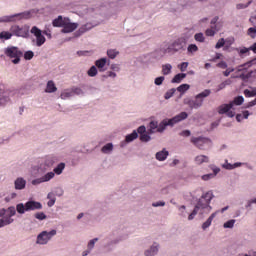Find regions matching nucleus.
<instances>
[{
    "mask_svg": "<svg viewBox=\"0 0 256 256\" xmlns=\"http://www.w3.org/2000/svg\"><path fill=\"white\" fill-rule=\"evenodd\" d=\"M212 199H213V192L208 191L205 194H203L201 198L198 200L192 213L188 216V220L193 221L197 213H200L201 215H203V213H211V210L213 209L210 205Z\"/></svg>",
    "mask_w": 256,
    "mask_h": 256,
    "instance_id": "nucleus-1",
    "label": "nucleus"
},
{
    "mask_svg": "<svg viewBox=\"0 0 256 256\" xmlns=\"http://www.w3.org/2000/svg\"><path fill=\"white\" fill-rule=\"evenodd\" d=\"M253 65V61L246 62L242 65H239L236 68L233 79H241L242 81H247V79H251V77H256V70L247 72V69Z\"/></svg>",
    "mask_w": 256,
    "mask_h": 256,
    "instance_id": "nucleus-2",
    "label": "nucleus"
},
{
    "mask_svg": "<svg viewBox=\"0 0 256 256\" xmlns=\"http://www.w3.org/2000/svg\"><path fill=\"white\" fill-rule=\"evenodd\" d=\"M189 115L187 112H181L180 114L174 116L172 119H164L160 124H158L157 133H163L166 129V127H173L176 123H179L181 121H185Z\"/></svg>",
    "mask_w": 256,
    "mask_h": 256,
    "instance_id": "nucleus-3",
    "label": "nucleus"
},
{
    "mask_svg": "<svg viewBox=\"0 0 256 256\" xmlns=\"http://www.w3.org/2000/svg\"><path fill=\"white\" fill-rule=\"evenodd\" d=\"M187 50V38L180 37L174 40L167 48L168 53H183Z\"/></svg>",
    "mask_w": 256,
    "mask_h": 256,
    "instance_id": "nucleus-4",
    "label": "nucleus"
},
{
    "mask_svg": "<svg viewBox=\"0 0 256 256\" xmlns=\"http://www.w3.org/2000/svg\"><path fill=\"white\" fill-rule=\"evenodd\" d=\"M211 95V90L206 89L203 92L199 93L195 96V100H189L187 105L190 109H199V107H203V100Z\"/></svg>",
    "mask_w": 256,
    "mask_h": 256,
    "instance_id": "nucleus-5",
    "label": "nucleus"
},
{
    "mask_svg": "<svg viewBox=\"0 0 256 256\" xmlns=\"http://www.w3.org/2000/svg\"><path fill=\"white\" fill-rule=\"evenodd\" d=\"M37 209H43V205H41L40 202H35V201H28L25 203H19L16 205V211L20 215H23L25 211H35Z\"/></svg>",
    "mask_w": 256,
    "mask_h": 256,
    "instance_id": "nucleus-6",
    "label": "nucleus"
},
{
    "mask_svg": "<svg viewBox=\"0 0 256 256\" xmlns=\"http://www.w3.org/2000/svg\"><path fill=\"white\" fill-rule=\"evenodd\" d=\"M4 53H5L6 57L13 59L12 63H14V65H17L18 63H20L21 57H23V52L14 46L7 47L4 50Z\"/></svg>",
    "mask_w": 256,
    "mask_h": 256,
    "instance_id": "nucleus-7",
    "label": "nucleus"
},
{
    "mask_svg": "<svg viewBox=\"0 0 256 256\" xmlns=\"http://www.w3.org/2000/svg\"><path fill=\"white\" fill-rule=\"evenodd\" d=\"M10 31L12 32V35H15V37H29V26H19V25H12L10 28Z\"/></svg>",
    "mask_w": 256,
    "mask_h": 256,
    "instance_id": "nucleus-8",
    "label": "nucleus"
},
{
    "mask_svg": "<svg viewBox=\"0 0 256 256\" xmlns=\"http://www.w3.org/2000/svg\"><path fill=\"white\" fill-rule=\"evenodd\" d=\"M55 235H57V230H51L50 232L43 231L38 235L37 243H39V245H47Z\"/></svg>",
    "mask_w": 256,
    "mask_h": 256,
    "instance_id": "nucleus-9",
    "label": "nucleus"
},
{
    "mask_svg": "<svg viewBox=\"0 0 256 256\" xmlns=\"http://www.w3.org/2000/svg\"><path fill=\"white\" fill-rule=\"evenodd\" d=\"M219 115H227V117L233 118L235 116V108L233 104H222L217 108Z\"/></svg>",
    "mask_w": 256,
    "mask_h": 256,
    "instance_id": "nucleus-10",
    "label": "nucleus"
},
{
    "mask_svg": "<svg viewBox=\"0 0 256 256\" xmlns=\"http://www.w3.org/2000/svg\"><path fill=\"white\" fill-rule=\"evenodd\" d=\"M191 143H193L195 147H198V149H205V147H209L211 145V140L203 137H192Z\"/></svg>",
    "mask_w": 256,
    "mask_h": 256,
    "instance_id": "nucleus-11",
    "label": "nucleus"
},
{
    "mask_svg": "<svg viewBox=\"0 0 256 256\" xmlns=\"http://www.w3.org/2000/svg\"><path fill=\"white\" fill-rule=\"evenodd\" d=\"M79 27L78 23L71 22V19L64 17L61 33H73Z\"/></svg>",
    "mask_w": 256,
    "mask_h": 256,
    "instance_id": "nucleus-12",
    "label": "nucleus"
},
{
    "mask_svg": "<svg viewBox=\"0 0 256 256\" xmlns=\"http://www.w3.org/2000/svg\"><path fill=\"white\" fill-rule=\"evenodd\" d=\"M30 33L36 37V45L37 47H41L45 44V36H43L41 29H38L37 26L32 27Z\"/></svg>",
    "mask_w": 256,
    "mask_h": 256,
    "instance_id": "nucleus-13",
    "label": "nucleus"
},
{
    "mask_svg": "<svg viewBox=\"0 0 256 256\" xmlns=\"http://www.w3.org/2000/svg\"><path fill=\"white\" fill-rule=\"evenodd\" d=\"M27 17H29V14H27V13H18V14H14V15H10V16H5L0 21H2L4 23H11L13 21L27 19Z\"/></svg>",
    "mask_w": 256,
    "mask_h": 256,
    "instance_id": "nucleus-14",
    "label": "nucleus"
},
{
    "mask_svg": "<svg viewBox=\"0 0 256 256\" xmlns=\"http://www.w3.org/2000/svg\"><path fill=\"white\" fill-rule=\"evenodd\" d=\"M106 65H107V58H101L95 61V66L99 69L100 72L105 71Z\"/></svg>",
    "mask_w": 256,
    "mask_h": 256,
    "instance_id": "nucleus-15",
    "label": "nucleus"
},
{
    "mask_svg": "<svg viewBox=\"0 0 256 256\" xmlns=\"http://www.w3.org/2000/svg\"><path fill=\"white\" fill-rule=\"evenodd\" d=\"M212 170L213 173L205 174L202 176L203 181H209V179H213V177H216L219 171H221V169L218 167H214Z\"/></svg>",
    "mask_w": 256,
    "mask_h": 256,
    "instance_id": "nucleus-16",
    "label": "nucleus"
},
{
    "mask_svg": "<svg viewBox=\"0 0 256 256\" xmlns=\"http://www.w3.org/2000/svg\"><path fill=\"white\" fill-rule=\"evenodd\" d=\"M25 185H27V182L23 178H17L15 181V189L21 190L25 189Z\"/></svg>",
    "mask_w": 256,
    "mask_h": 256,
    "instance_id": "nucleus-17",
    "label": "nucleus"
},
{
    "mask_svg": "<svg viewBox=\"0 0 256 256\" xmlns=\"http://www.w3.org/2000/svg\"><path fill=\"white\" fill-rule=\"evenodd\" d=\"M196 165H202V163H209V157L206 155H199L195 157Z\"/></svg>",
    "mask_w": 256,
    "mask_h": 256,
    "instance_id": "nucleus-18",
    "label": "nucleus"
},
{
    "mask_svg": "<svg viewBox=\"0 0 256 256\" xmlns=\"http://www.w3.org/2000/svg\"><path fill=\"white\" fill-rule=\"evenodd\" d=\"M217 216V212H214L210 215V217L202 224V229H208V227H211V223H213L214 217Z\"/></svg>",
    "mask_w": 256,
    "mask_h": 256,
    "instance_id": "nucleus-19",
    "label": "nucleus"
},
{
    "mask_svg": "<svg viewBox=\"0 0 256 256\" xmlns=\"http://www.w3.org/2000/svg\"><path fill=\"white\" fill-rule=\"evenodd\" d=\"M45 91L46 93H55V91H57V86H55L53 80L48 81Z\"/></svg>",
    "mask_w": 256,
    "mask_h": 256,
    "instance_id": "nucleus-20",
    "label": "nucleus"
},
{
    "mask_svg": "<svg viewBox=\"0 0 256 256\" xmlns=\"http://www.w3.org/2000/svg\"><path fill=\"white\" fill-rule=\"evenodd\" d=\"M167 157H169L168 151L162 150V151L156 153V159L158 161H165V159H167Z\"/></svg>",
    "mask_w": 256,
    "mask_h": 256,
    "instance_id": "nucleus-21",
    "label": "nucleus"
},
{
    "mask_svg": "<svg viewBox=\"0 0 256 256\" xmlns=\"http://www.w3.org/2000/svg\"><path fill=\"white\" fill-rule=\"evenodd\" d=\"M244 101L245 98H243V96H237L233 101L230 102V105H232V107L235 109V105H243Z\"/></svg>",
    "mask_w": 256,
    "mask_h": 256,
    "instance_id": "nucleus-22",
    "label": "nucleus"
},
{
    "mask_svg": "<svg viewBox=\"0 0 256 256\" xmlns=\"http://www.w3.org/2000/svg\"><path fill=\"white\" fill-rule=\"evenodd\" d=\"M64 22L65 18H63V16H58L56 19L53 20L52 25L53 27H63Z\"/></svg>",
    "mask_w": 256,
    "mask_h": 256,
    "instance_id": "nucleus-23",
    "label": "nucleus"
},
{
    "mask_svg": "<svg viewBox=\"0 0 256 256\" xmlns=\"http://www.w3.org/2000/svg\"><path fill=\"white\" fill-rule=\"evenodd\" d=\"M159 251L158 245L154 244L149 250L145 251L146 256H153L157 255V252Z\"/></svg>",
    "mask_w": 256,
    "mask_h": 256,
    "instance_id": "nucleus-24",
    "label": "nucleus"
},
{
    "mask_svg": "<svg viewBox=\"0 0 256 256\" xmlns=\"http://www.w3.org/2000/svg\"><path fill=\"white\" fill-rule=\"evenodd\" d=\"M189 84H181L178 88H177V91L180 93L179 95V99H181V97H183V94L186 92V91H189Z\"/></svg>",
    "mask_w": 256,
    "mask_h": 256,
    "instance_id": "nucleus-25",
    "label": "nucleus"
},
{
    "mask_svg": "<svg viewBox=\"0 0 256 256\" xmlns=\"http://www.w3.org/2000/svg\"><path fill=\"white\" fill-rule=\"evenodd\" d=\"M185 77H187V74H185V73L176 74L174 76V78L172 79L171 83H181V81H183V79H185Z\"/></svg>",
    "mask_w": 256,
    "mask_h": 256,
    "instance_id": "nucleus-26",
    "label": "nucleus"
},
{
    "mask_svg": "<svg viewBox=\"0 0 256 256\" xmlns=\"http://www.w3.org/2000/svg\"><path fill=\"white\" fill-rule=\"evenodd\" d=\"M159 127V123L157 121H151L149 124L148 133H157V129Z\"/></svg>",
    "mask_w": 256,
    "mask_h": 256,
    "instance_id": "nucleus-27",
    "label": "nucleus"
},
{
    "mask_svg": "<svg viewBox=\"0 0 256 256\" xmlns=\"http://www.w3.org/2000/svg\"><path fill=\"white\" fill-rule=\"evenodd\" d=\"M137 137H139V134L137 133L136 130H134L131 134L126 136V143H131V141H135V139H137Z\"/></svg>",
    "mask_w": 256,
    "mask_h": 256,
    "instance_id": "nucleus-28",
    "label": "nucleus"
},
{
    "mask_svg": "<svg viewBox=\"0 0 256 256\" xmlns=\"http://www.w3.org/2000/svg\"><path fill=\"white\" fill-rule=\"evenodd\" d=\"M13 223V219L10 217H4L0 219V228L5 227V225H11Z\"/></svg>",
    "mask_w": 256,
    "mask_h": 256,
    "instance_id": "nucleus-29",
    "label": "nucleus"
},
{
    "mask_svg": "<svg viewBox=\"0 0 256 256\" xmlns=\"http://www.w3.org/2000/svg\"><path fill=\"white\" fill-rule=\"evenodd\" d=\"M171 69H173V66H171V64L162 65V74L163 75H170Z\"/></svg>",
    "mask_w": 256,
    "mask_h": 256,
    "instance_id": "nucleus-30",
    "label": "nucleus"
},
{
    "mask_svg": "<svg viewBox=\"0 0 256 256\" xmlns=\"http://www.w3.org/2000/svg\"><path fill=\"white\" fill-rule=\"evenodd\" d=\"M187 51H188V54L193 55V53H197L199 51V47H197V45L195 44H190L187 47Z\"/></svg>",
    "mask_w": 256,
    "mask_h": 256,
    "instance_id": "nucleus-31",
    "label": "nucleus"
},
{
    "mask_svg": "<svg viewBox=\"0 0 256 256\" xmlns=\"http://www.w3.org/2000/svg\"><path fill=\"white\" fill-rule=\"evenodd\" d=\"M11 37H13V32L3 31L0 33V39H5L7 41L11 39Z\"/></svg>",
    "mask_w": 256,
    "mask_h": 256,
    "instance_id": "nucleus-32",
    "label": "nucleus"
},
{
    "mask_svg": "<svg viewBox=\"0 0 256 256\" xmlns=\"http://www.w3.org/2000/svg\"><path fill=\"white\" fill-rule=\"evenodd\" d=\"M55 177V172H48L46 175L42 176V181L47 183V181H51Z\"/></svg>",
    "mask_w": 256,
    "mask_h": 256,
    "instance_id": "nucleus-33",
    "label": "nucleus"
},
{
    "mask_svg": "<svg viewBox=\"0 0 256 256\" xmlns=\"http://www.w3.org/2000/svg\"><path fill=\"white\" fill-rule=\"evenodd\" d=\"M63 169H65V163H60L56 168H54V173H56V175H61V173H63Z\"/></svg>",
    "mask_w": 256,
    "mask_h": 256,
    "instance_id": "nucleus-34",
    "label": "nucleus"
},
{
    "mask_svg": "<svg viewBox=\"0 0 256 256\" xmlns=\"http://www.w3.org/2000/svg\"><path fill=\"white\" fill-rule=\"evenodd\" d=\"M107 55H108L109 59H115V57H117V55H119V51H117L116 49H110L107 51Z\"/></svg>",
    "mask_w": 256,
    "mask_h": 256,
    "instance_id": "nucleus-35",
    "label": "nucleus"
},
{
    "mask_svg": "<svg viewBox=\"0 0 256 256\" xmlns=\"http://www.w3.org/2000/svg\"><path fill=\"white\" fill-rule=\"evenodd\" d=\"M110 151H113L112 143H108L102 147V153H109Z\"/></svg>",
    "mask_w": 256,
    "mask_h": 256,
    "instance_id": "nucleus-36",
    "label": "nucleus"
},
{
    "mask_svg": "<svg viewBox=\"0 0 256 256\" xmlns=\"http://www.w3.org/2000/svg\"><path fill=\"white\" fill-rule=\"evenodd\" d=\"M61 99H69V97H73V91L66 90L61 93Z\"/></svg>",
    "mask_w": 256,
    "mask_h": 256,
    "instance_id": "nucleus-37",
    "label": "nucleus"
},
{
    "mask_svg": "<svg viewBox=\"0 0 256 256\" xmlns=\"http://www.w3.org/2000/svg\"><path fill=\"white\" fill-rule=\"evenodd\" d=\"M245 97H255L256 96V88L253 90L246 89L244 90Z\"/></svg>",
    "mask_w": 256,
    "mask_h": 256,
    "instance_id": "nucleus-38",
    "label": "nucleus"
},
{
    "mask_svg": "<svg viewBox=\"0 0 256 256\" xmlns=\"http://www.w3.org/2000/svg\"><path fill=\"white\" fill-rule=\"evenodd\" d=\"M175 91H177V89L175 88H172L170 90H168L165 95H164V98L165 99H171L173 95H175Z\"/></svg>",
    "mask_w": 256,
    "mask_h": 256,
    "instance_id": "nucleus-39",
    "label": "nucleus"
},
{
    "mask_svg": "<svg viewBox=\"0 0 256 256\" xmlns=\"http://www.w3.org/2000/svg\"><path fill=\"white\" fill-rule=\"evenodd\" d=\"M140 141H142V143H147L148 141H151V136H149L147 133H144L140 135Z\"/></svg>",
    "mask_w": 256,
    "mask_h": 256,
    "instance_id": "nucleus-40",
    "label": "nucleus"
},
{
    "mask_svg": "<svg viewBox=\"0 0 256 256\" xmlns=\"http://www.w3.org/2000/svg\"><path fill=\"white\" fill-rule=\"evenodd\" d=\"M35 57V54L33 53V51H27L24 53V59L26 61H31V59Z\"/></svg>",
    "mask_w": 256,
    "mask_h": 256,
    "instance_id": "nucleus-41",
    "label": "nucleus"
},
{
    "mask_svg": "<svg viewBox=\"0 0 256 256\" xmlns=\"http://www.w3.org/2000/svg\"><path fill=\"white\" fill-rule=\"evenodd\" d=\"M194 39L199 43H203L205 41V36H203V33H197L195 34Z\"/></svg>",
    "mask_w": 256,
    "mask_h": 256,
    "instance_id": "nucleus-42",
    "label": "nucleus"
},
{
    "mask_svg": "<svg viewBox=\"0 0 256 256\" xmlns=\"http://www.w3.org/2000/svg\"><path fill=\"white\" fill-rule=\"evenodd\" d=\"M235 225V220H229L226 223H224V229H233Z\"/></svg>",
    "mask_w": 256,
    "mask_h": 256,
    "instance_id": "nucleus-43",
    "label": "nucleus"
},
{
    "mask_svg": "<svg viewBox=\"0 0 256 256\" xmlns=\"http://www.w3.org/2000/svg\"><path fill=\"white\" fill-rule=\"evenodd\" d=\"M189 67V62H182L181 64L178 65V68L180 71L185 72L187 71V68Z\"/></svg>",
    "mask_w": 256,
    "mask_h": 256,
    "instance_id": "nucleus-44",
    "label": "nucleus"
},
{
    "mask_svg": "<svg viewBox=\"0 0 256 256\" xmlns=\"http://www.w3.org/2000/svg\"><path fill=\"white\" fill-rule=\"evenodd\" d=\"M247 35H249V37H251L252 39H255L256 37V28H249L247 31Z\"/></svg>",
    "mask_w": 256,
    "mask_h": 256,
    "instance_id": "nucleus-45",
    "label": "nucleus"
},
{
    "mask_svg": "<svg viewBox=\"0 0 256 256\" xmlns=\"http://www.w3.org/2000/svg\"><path fill=\"white\" fill-rule=\"evenodd\" d=\"M88 75L89 77H95L97 75V67L92 66L89 70H88Z\"/></svg>",
    "mask_w": 256,
    "mask_h": 256,
    "instance_id": "nucleus-46",
    "label": "nucleus"
},
{
    "mask_svg": "<svg viewBox=\"0 0 256 256\" xmlns=\"http://www.w3.org/2000/svg\"><path fill=\"white\" fill-rule=\"evenodd\" d=\"M225 46V39L221 38L218 40V42L215 45V49H221V47Z\"/></svg>",
    "mask_w": 256,
    "mask_h": 256,
    "instance_id": "nucleus-47",
    "label": "nucleus"
},
{
    "mask_svg": "<svg viewBox=\"0 0 256 256\" xmlns=\"http://www.w3.org/2000/svg\"><path fill=\"white\" fill-rule=\"evenodd\" d=\"M215 33H217V32L211 28H208L205 31L206 37H215Z\"/></svg>",
    "mask_w": 256,
    "mask_h": 256,
    "instance_id": "nucleus-48",
    "label": "nucleus"
},
{
    "mask_svg": "<svg viewBox=\"0 0 256 256\" xmlns=\"http://www.w3.org/2000/svg\"><path fill=\"white\" fill-rule=\"evenodd\" d=\"M36 219H39V221H43L44 219H47V215L43 212H38L35 214Z\"/></svg>",
    "mask_w": 256,
    "mask_h": 256,
    "instance_id": "nucleus-49",
    "label": "nucleus"
},
{
    "mask_svg": "<svg viewBox=\"0 0 256 256\" xmlns=\"http://www.w3.org/2000/svg\"><path fill=\"white\" fill-rule=\"evenodd\" d=\"M163 81H165V77L164 76H160V77H157L154 80V83H155V85H163Z\"/></svg>",
    "mask_w": 256,
    "mask_h": 256,
    "instance_id": "nucleus-50",
    "label": "nucleus"
},
{
    "mask_svg": "<svg viewBox=\"0 0 256 256\" xmlns=\"http://www.w3.org/2000/svg\"><path fill=\"white\" fill-rule=\"evenodd\" d=\"M97 241H99V239L94 238L92 240H90V242L88 243V249H93L95 247V243H97Z\"/></svg>",
    "mask_w": 256,
    "mask_h": 256,
    "instance_id": "nucleus-51",
    "label": "nucleus"
},
{
    "mask_svg": "<svg viewBox=\"0 0 256 256\" xmlns=\"http://www.w3.org/2000/svg\"><path fill=\"white\" fill-rule=\"evenodd\" d=\"M233 71H235V68H227V69L223 72L224 77H229V75H231V73H233Z\"/></svg>",
    "mask_w": 256,
    "mask_h": 256,
    "instance_id": "nucleus-52",
    "label": "nucleus"
},
{
    "mask_svg": "<svg viewBox=\"0 0 256 256\" xmlns=\"http://www.w3.org/2000/svg\"><path fill=\"white\" fill-rule=\"evenodd\" d=\"M8 213H9V218L11 219V217H13V215H15V213H17V210L15 209V207H9Z\"/></svg>",
    "mask_w": 256,
    "mask_h": 256,
    "instance_id": "nucleus-53",
    "label": "nucleus"
},
{
    "mask_svg": "<svg viewBox=\"0 0 256 256\" xmlns=\"http://www.w3.org/2000/svg\"><path fill=\"white\" fill-rule=\"evenodd\" d=\"M137 132L139 133V135H143L147 133V128H145V126H140L138 127Z\"/></svg>",
    "mask_w": 256,
    "mask_h": 256,
    "instance_id": "nucleus-54",
    "label": "nucleus"
},
{
    "mask_svg": "<svg viewBox=\"0 0 256 256\" xmlns=\"http://www.w3.org/2000/svg\"><path fill=\"white\" fill-rule=\"evenodd\" d=\"M216 67H219L220 69H227V62L221 61L218 64H216Z\"/></svg>",
    "mask_w": 256,
    "mask_h": 256,
    "instance_id": "nucleus-55",
    "label": "nucleus"
},
{
    "mask_svg": "<svg viewBox=\"0 0 256 256\" xmlns=\"http://www.w3.org/2000/svg\"><path fill=\"white\" fill-rule=\"evenodd\" d=\"M180 136L181 137H190L191 136V131L183 130L182 132H180Z\"/></svg>",
    "mask_w": 256,
    "mask_h": 256,
    "instance_id": "nucleus-56",
    "label": "nucleus"
},
{
    "mask_svg": "<svg viewBox=\"0 0 256 256\" xmlns=\"http://www.w3.org/2000/svg\"><path fill=\"white\" fill-rule=\"evenodd\" d=\"M41 183H44L42 177L32 180V185H41Z\"/></svg>",
    "mask_w": 256,
    "mask_h": 256,
    "instance_id": "nucleus-57",
    "label": "nucleus"
},
{
    "mask_svg": "<svg viewBox=\"0 0 256 256\" xmlns=\"http://www.w3.org/2000/svg\"><path fill=\"white\" fill-rule=\"evenodd\" d=\"M7 102H9L8 97L3 96L0 98V105H5Z\"/></svg>",
    "mask_w": 256,
    "mask_h": 256,
    "instance_id": "nucleus-58",
    "label": "nucleus"
},
{
    "mask_svg": "<svg viewBox=\"0 0 256 256\" xmlns=\"http://www.w3.org/2000/svg\"><path fill=\"white\" fill-rule=\"evenodd\" d=\"M152 207H165V202L160 201L152 204Z\"/></svg>",
    "mask_w": 256,
    "mask_h": 256,
    "instance_id": "nucleus-59",
    "label": "nucleus"
},
{
    "mask_svg": "<svg viewBox=\"0 0 256 256\" xmlns=\"http://www.w3.org/2000/svg\"><path fill=\"white\" fill-rule=\"evenodd\" d=\"M221 57H223V54L221 53H216L215 57L211 59V61L215 62L218 59H221Z\"/></svg>",
    "mask_w": 256,
    "mask_h": 256,
    "instance_id": "nucleus-60",
    "label": "nucleus"
},
{
    "mask_svg": "<svg viewBox=\"0 0 256 256\" xmlns=\"http://www.w3.org/2000/svg\"><path fill=\"white\" fill-rule=\"evenodd\" d=\"M249 51H251V49H249V48H242L240 50V55H245V53H249Z\"/></svg>",
    "mask_w": 256,
    "mask_h": 256,
    "instance_id": "nucleus-61",
    "label": "nucleus"
},
{
    "mask_svg": "<svg viewBox=\"0 0 256 256\" xmlns=\"http://www.w3.org/2000/svg\"><path fill=\"white\" fill-rule=\"evenodd\" d=\"M210 29H212L216 33L219 31V28L217 27V24H211Z\"/></svg>",
    "mask_w": 256,
    "mask_h": 256,
    "instance_id": "nucleus-62",
    "label": "nucleus"
},
{
    "mask_svg": "<svg viewBox=\"0 0 256 256\" xmlns=\"http://www.w3.org/2000/svg\"><path fill=\"white\" fill-rule=\"evenodd\" d=\"M56 195H58V197H61L63 195V189L61 188L56 189Z\"/></svg>",
    "mask_w": 256,
    "mask_h": 256,
    "instance_id": "nucleus-63",
    "label": "nucleus"
},
{
    "mask_svg": "<svg viewBox=\"0 0 256 256\" xmlns=\"http://www.w3.org/2000/svg\"><path fill=\"white\" fill-rule=\"evenodd\" d=\"M250 51H253V53H256V42L249 47Z\"/></svg>",
    "mask_w": 256,
    "mask_h": 256,
    "instance_id": "nucleus-64",
    "label": "nucleus"
}]
</instances>
